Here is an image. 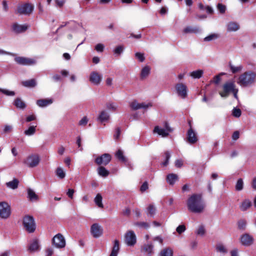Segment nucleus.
Listing matches in <instances>:
<instances>
[{
  "label": "nucleus",
  "instance_id": "f257e3e1",
  "mask_svg": "<svg viewBox=\"0 0 256 256\" xmlns=\"http://www.w3.org/2000/svg\"><path fill=\"white\" fill-rule=\"evenodd\" d=\"M187 205L188 210L194 213L202 212L204 208V204L200 194H194L188 199Z\"/></svg>",
  "mask_w": 256,
  "mask_h": 256
},
{
  "label": "nucleus",
  "instance_id": "f03ea898",
  "mask_svg": "<svg viewBox=\"0 0 256 256\" xmlns=\"http://www.w3.org/2000/svg\"><path fill=\"white\" fill-rule=\"evenodd\" d=\"M256 80V73L250 70L240 74L237 80V84L242 87H248L252 86Z\"/></svg>",
  "mask_w": 256,
  "mask_h": 256
},
{
  "label": "nucleus",
  "instance_id": "7ed1b4c3",
  "mask_svg": "<svg viewBox=\"0 0 256 256\" xmlns=\"http://www.w3.org/2000/svg\"><path fill=\"white\" fill-rule=\"evenodd\" d=\"M34 10V6L29 3L18 5L17 7V13L26 16L30 15Z\"/></svg>",
  "mask_w": 256,
  "mask_h": 256
},
{
  "label": "nucleus",
  "instance_id": "20e7f679",
  "mask_svg": "<svg viewBox=\"0 0 256 256\" xmlns=\"http://www.w3.org/2000/svg\"><path fill=\"white\" fill-rule=\"evenodd\" d=\"M23 224L26 230L29 232H33L36 230L34 219L32 216H25L23 220Z\"/></svg>",
  "mask_w": 256,
  "mask_h": 256
},
{
  "label": "nucleus",
  "instance_id": "39448f33",
  "mask_svg": "<svg viewBox=\"0 0 256 256\" xmlns=\"http://www.w3.org/2000/svg\"><path fill=\"white\" fill-rule=\"evenodd\" d=\"M11 209L10 206L6 202H0V217L2 219L8 218L10 215Z\"/></svg>",
  "mask_w": 256,
  "mask_h": 256
},
{
  "label": "nucleus",
  "instance_id": "423d86ee",
  "mask_svg": "<svg viewBox=\"0 0 256 256\" xmlns=\"http://www.w3.org/2000/svg\"><path fill=\"white\" fill-rule=\"evenodd\" d=\"M40 158L38 154H31L27 157L24 163L29 168H34L40 163Z\"/></svg>",
  "mask_w": 256,
  "mask_h": 256
},
{
  "label": "nucleus",
  "instance_id": "0eeeda50",
  "mask_svg": "<svg viewBox=\"0 0 256 256\" xmlns=\"http://www.w3.org/2000/svg\"><path fill=\"white\" fill-rule=\"evenodd\" d=\"M236 88V85L233 82H228L223 86V92H220V94L222 98L228 96L229 94Z\"/></svg>",
  "mask_w": 256,
  "mask_h": 256
},
{
  "label": "nucleus",
  "instance_id": "6e6552de",
  "mask_svg": "<svg viewBox=\"0 0 256 256\" xmlns=\"http://www.w3.org/2000/svg\"><path fill=\"white\" fill-rule=\"evenodd\" d=\"M90 233L94 238H100L103 234V228L98 224L94 223L90 226Z\"/></svg>",
  "mask_w": 256,
  "mask_h": 256
},
{
  "label": "nucleus",
  "instance_id": "1a4fd4ad",
  "mask_svg": "<svg viewBox=\"0 0 256 256\" xmlns=\"http://www.w3.org/2000/svg\"><path fill=\"white\" fill-rule=\"evenodd\" d=\"M125 242L128 246H133L136 242V236L132 230H129L124 235Z\"/></svg>",
  "mask_w": 256,
  "mask_h": 256
},
{
  "label": "nucleus",
  "instance_id": "9d476101",
  "mask_svg": "<svg viewBox=\"0 0 256 256\" xmlns=\"http://www.w3.org/2000/svg\"><path fill=\"white\" fill-rule=\"evenodd\" d=\"M52 244L57 248H63L66 246V240L62 234H58L53 238Z\"/></svg>",
  "mask_w": 256,
  "mask_h": 256
},
{
  "label": "nucleus",
  "instance_id": "9b49d317",
  "mask_svg": "<svg viewBox=\"0 0 256 256\" xmlns=\"http://www.w3.org/2000/svg\"><path fill=\"white\" fill-rule=\"evenodd\" d=\"M14 61L18 64L23 66H31L36 64L35 60L22 56L16 57Z\"/></svg>",
  "mask_w": 256,
  "mask_h": 256
},
{
  "label": "nucleus",
  "instance_id": "f8f14e48",
  "mask_svg": "<svg viewBox=\"0 0 256 256\" xmlns=\"http://www.w3.org/2000/svg\"><path fill=\"white\" fill-rule=\"evenodd\" d=\"M171 131L172 130L167 123H166L164 128H161L158 126H156L154 130V133H157L162 137L167 136Z\"/></svg>",
  "mask_w": 256,
  "mask_h": 256
},
{
  "label": "nucleus",
  "instance_id": "ddd939ff",
  "mask_svg": "<svg viewBox=\"0 0 256 256\" xmlns=\"http://www.w3.org/2000/svg\"><path fill=\"white\" fill-rule=\"evenodd\" d=\"M176 90L178 96L182 98L187 96L188 89L186 85L182 83H178L176 85Z\"/></svg>",
  "mask_w": 256,
  "mask_h": 256
},
{
  "label": "nucleus",
  "instance_id": "4468645a",
  "mask_svg": "<svg viewBox=\"0 0 256 256\" xmlns=\"http://www.w3.org/2000/svg\"><path fill=\"white\" fill-rule=\"evenodd\" d=\"M254 238L252 236L248 233L242 234L240 237L241 244L246 246H250L254 243Z\"/></svg>",
  "mask_w": 256,
  "mask_h": 256
},
{
  "label": "nucleus",
  "instance_id": "2eb2a0df",
  "mask_svg": "<svg viewBox=\"0 0 256 256\" xmlns=\"http://www.w3.org/2000/svg\"><path fill=\"white\" fill-rule=\"evenodd\" d=\"M111 156L109 154H104L98 157L95 160V162L98 165H107L110 161Z\"/></svg>",
  "mask_w": 256,
  "mask_h": 256
},
{
  "label": "nucleus",
  "instance_id": "dca6fc26",
  "mask_svg": "<svg viewBox=\"0 0 256 256\" xmlns=\"http://www.w3.org/2000/svg\"><path fill=\"white\" fill-rule=\"evenodd\" d=\"M130 106L133 110H137L140 108L146 109L152 107V104L151 102L148 104L144 102L138 103L137 101L134 100L130 103Z\"/></svg>",
  "mask_w": 256,
  "mask_h": 256
},
{
  "label": "nucleus",
  "instance_id": "f3484780",
  "mask_svg": "<svg viewBox=\"0 0 256 256\" xmlns=\"http://www.w3.org/2000/svg\"><path fill=\"white\" fill-rule=\"evenodd\" d=\"M89 80L92 84L98 86L102 82V76L98 72L93 71L90 74Z\"/></svg>",
  "mask_w": 256,
  "mask_h": 256
},
{
  "label": "nucleus",
  "instance_id": "a211bd4d",
  "mask_svg": "<svg viewBox=\"0 0 256 256\" xmlns=\"http://www.w3.org/2000/svg\"><path fill=\"white\" fill-rule=\"evenodd\" d=\"M198 139L196 136V132L192 130V127L187 132V140L190 144H194L196 142Z\"/></svg>",
  "mask_w": 256,
  "mask_h": 256
},
{
  "label": "nucleus",
  "instance_id": "6ab92c4d",
  "mask_svg": "<svg viewBox=\"0 0 256 256\" xmlns=\"http://www.w3.org/2000/svg\"><path fill=\"white\" fill-rule=\"evenodd\" d=\"M28 26L26 24H19L17 23L14 24L12 26V30L16 33H22L26 31L28 28Z\"/></svg>",
  "mask_w": 256,
  "mask_h": 256
},
{
  "label": "nucleus",
  "instance_id": "aec40b11",
  "mask_svg": "<svg viewBox=\"0 0 256 256\" xmlns=\"http://www.w3.org/2000/svg\"><path fill=\"white\" fill-rule=\"evenodd\" d=\"M252 206V202L248 199L244 200L240 204V209L244 212Z\"/></svg>",
  "mask_w": 256,
  "mask_h": 256
},
{
  "label": "nucleus",
  "instance_id": "412c9836",
  "mask_svg": "<svg viewBox=\"0 0 256 256\" xmlns=\"http://www.w3.org/2000/svg\"><path fill=\"white\" fill-rule=\"evenodd\" d=\"M142 250L148 255H152L154 254V245L152 243L144 244L142 248Z\"/></svg>",
  "mask_w": 256,
  "mask_h": 256
},
{
  "label": "nucleus",
  "instance_id": "4be33fe9",
  "mask_svg": "<svg viewBox=\"0 0 256 256\" xmlns=\"http://www.w3.org/2000/svg\"><path fill=\"white\" fill-rule=\"evenodd\" d=\"M240 28L239 24L236 22H230L227 24V30L228 32H236Z\"/></svg>",
  "mask_w": 256,
  "mask_h": 256
},
{
  "label": "nucleus",
  "instance_id": "5701e85b",
  "mask_svg": "<svg viewBox=\"0 0 256 256\" xmlns=\"http://www.w3.org/2000/svg\"><path fill=\"white\" fill-rule=\"evenodd\" d=\"M14 105L18 109L24 110L26 108V104L20 98H16L13 102Z\"/></svg>",
  "mask_w": 256,
  "mask_h": 256
},
{
  "label": "nucleus",
  "instance_id": "b1692460",
  "mask_svg": "<svg viewBox=\"0 0 256 256\" xmlns=\"http://www.w3.org/2000/svg\"><path fill=\"white\" fill-rule=\"evenodd\" d=\"M110 118L109 114L106 112V111H102L100 114L98 118V120L100 122L102 123L104 122H106Z\"/></svg>",
  "mask_w": 256,
  "mask_h": 256
},
{
  "label": "nucleus",
  "instance_id": "393cba45",
  "mask_svg": "<svg viewBox=\"0 0 256 256\" xmlns=\"http://www.w3.org/2000/svg\"><path fill=\"white\" fill-rule=\"evenodd\" d=\"M38 241L37 239H34L32 242L30 244L28 250L30 252H34L39 249Z\"/></svg>",
  "mask_w": 256,
  "mask_h": 256
},
{
  "label": "nucleus",
  "instance_id": "a878e982",
  "mask_svg": "<svg viewBox=\"0 0 256 256\" xmlns=\"http://www.w3.org/2000/svg\"><path fill=\"white\" fill-rule=\"evenodd\" d=\"M52 103V99H40L36 101V104L40 107H46Z\"/></svg>",
  "mask_w": 256,
  "mask_h": 256
},
{
  "label": "nucleus",
  "instance_id": "bb28decb",
  "mask_svg": "<svg viewBox=\"0 0 256 256\" xmlns=\"http://www.w3.org/2000/svg\"><path fill=\"white\" fill-rule=\"evenodd\" d=\"M120 250L119 241L117 240H114V246L110 256H117Z\"/></svg>",
  "mask_w": 256,
  "mask_h": 256
},
{
  "label": "nucleus",
  "instance_id": "cd10ccee",
  "mask_svg": "<svg viewBox=\"0 0 256 256\" xmlns=\"http://www.w3.org/2000/svg\"><path fill=\"white\" fill-rule=\"evenodd\" d=\"M178 179V176L176 174H171L167 176V182L170 185H174Z\"/></svg>",
  "mask_w": 256,
  "mask_h": 256
},
{
  "label": "nucleus",
  "instance_id": "c85d7f7f",
  "mask_svg": "<svg viewBox=\"0 0 256 256\" xmlns=\"http://www.w3.org/2000/svg\"><path fill=\"white\" fill-rule=\"evenodd\" d=\"M228 66L232 72L233 74L240 72L243 69V66L242 64H240L238 66H234L230 62Z\"/></svg>",
  "mask_w": 256,
  "mask_h": 256
},
{
  "label": "nucleus",
  "instance_id": "c756f323",
  "mask_svg": "<svg viewBox=\"0 0 256 256\" xmlns=\"http://www.w3.org/2000/svg\"><path fill=\"white\" fill-rule=\"evenodd\" d=\"M22 84L25 87L34 88L36 86V82L34 79H31L22 82Z\"/></svg>",
  "mask_w": 256,
  "mask_h": 256
},
{
  "label": "nucleus",
  "instance_id": "7c9ffc66",
  "mask_svg": "<svg viewBox=\"0 0 256 256\" xmlns=\"http://www.w3.org/2000/svg\"><path fill=\"white\" fill-rule=\"evenodd\" d=\"M18 180L14 178L12 181L6 182V184L8 188L15 190L18 187Z\"/></svg>",
  "mask_w": 256,
  "mask_h": 256
},
{
  "label": "nucleus",
  "instance_id": "2f4dec72",
  "mask_svg": "<svg viewBox=\"0 0 256 256\" xmlns=\"http://www.w3.org/2000/svg\"><path fill=\"white\" fill-rule=\"evenodd\" d=\"M150 68L146 66L144 67L140 72V77L142 78H146L150 74Z\"/></svg>",
  "mask_w": 256,
  "mask_h": 256
},
{
  "label": "nucleus",
  "instance_id": "473e14b6",
  "mask_svg": "<svg viewBox=\"0 0 256 256\" xmlns=\"http://www.w3.org/2000/svg\"><path fill=\"white\" fill-rule=\"evenodd\" d=\"M147 215L152 217H154L156 213V208L152 204H150L147 208Z\"/></svg>",
  "mask_w": 256,
  "mask_h": 256
},
{
  "label": "nucleus",
  "instance_id": "72a5a7b5",
  "mask_svg": "<svg viewBox=\"0 0 256 256\" xmlns=\"http://www.w3.org/2000/svg\"><path fill=\"white\" fill-rule=\"evenodd\" d=\"M98 174L102 177H106L109 174V172L104 166H100L98 168Z\"/></svg>",
  "mask_w": 256,
  "mask_h": 256
},
{
  "label": "nucleus",
  "instance_id": "f704fd0d",
  "mask_svg": "<svg viewBox=\"0 0 256 256\" xmlns=\"http://www.w3.org/2000/svg\"><path fill=\"white\" fill-rule=\"evenodd\" d=\"M200 32V29L196 27L187 26L184 30V32L186 34L194 33L197 34Z\"/></svg>",
  "mask_w": 256,
  "mask_h": 256
},
{
  "label": "nucleus",
  "instance_id": "c9c22d12",
  "mask_svg": "<svg viewBox=\"0 0 256 256\" xmlns=\"http://www.w3.org/2000/svg\"><path fill=\"white\" fill-rule=\"evenodd\" d=\"M102 196L100 194H96V196L94 198V201L95 204L100 208H104V205L102 202Z\"/></svg>",
  "mask_w": 256,
  "mask_h": 256
},
{
  "label": "nucleus",
  "instance_id": "e433bc0d",
  "mask_svg": "<svg viewBox=\"0 0 256 256\" xmlns=\"http://www.w3.org/2000/svg\"><path fill=\"white\" fill-rule=\"evenodd\" d=\"M173 252L170 248H166L162 250L160 254V256H172Z\"/></svg>",
  "mask_w": 256,
  "mask_h": 256
},
{
  "label": "nucleus",
  "instance_id": "4c0bfd02",
  "mask_svg": "<svg viewBox=\"0 0 256 256\" xmlns=\"http://www.w3.org/2000/svg\"><path fill=\"white\" fill-rule=\"evenodd\" d=\"M203 74L204 72L202 70H198L192 72L190 76L194 78H200L202 77Z\"/></svg>",
  "mask_w": 256,
  "mask_h": 256
},
{
  "label": "nucleus",
  "instance_id": "58836bf2",
  "mask_svg": "<svg viewBox=\"0 0 256 256\" xmlns=\"http://www.w3.org/2000/svg\"><path fill=\"white\" fill-rule=\"evenodd\" d=\"M36 126H30L24 132L25 135L30 136L34 134L36 131Z\"/></svg>",
  "mask_w": 256,
  "mask_h": 256
},
{
  "label": "nucleus",
  "instance_id": "ea45409f",
  "mask_svg": "<svg viewBox=\"0 0 256 256\" xmlns=\"http://www.w3.org/2000/svg\"><path fill=\"white\" fill-rule=\"evenodd\" d=\"M56 175L60 179H63L66 176V173L63 170V169L58 167L56 168Z\"/></svg>",
  "mask_w": 256,
  "mask_h": 256
},
{
  "label": "nucleus",
  "instance_id": "a19ab883",
  "mask_svg": "<svg viewBox=\"0 0 256 256\" xmlns=\"http://www.w3.org/2000/svg\"><path fill=\"white\" fill-rule=\"evenodd\" d=\"M28 198L30 200H37L38 196L34 192L32 189L28 188Z\"/></svg>",
  "mask_w": 256,
  "mask_h": 256
},
{
  "label": "nucleus",
  "instance_id": "79ce46f5",
  "mask_svg": "<svg viewBox=\"0 0 256 256\" xmlns=\"http://www.w3.org/2000/svg\"><path fill=\"white\" fill-rule=\"evenodd\" d=\"M244 188V182L242 178H239L236 182L235 188L237 191H240Z\"/></svg>",
  "mask_w": 256,
  "mask_h": 256
},
{
  "label": "nucleus",
  "instance_id": "37998d69",
  "mask_svg": "<svg viewBox=\"0 0 256 256\" xmlns=\"http://www.w3.org/2000/svg\"><path fill=\"white\" fill-rule=\"evenodd\" d=\"M219 37L218 34H212L208 36L205 37L204 39V42H210L212 40L217 39Z\"/></svg>",
  "mask_w": 256,
  "mask_h": 256
},
{
  "label": "nucleus",
  "instance_id": "c03bdc74",
  "mask_svg": "<svg viewBox=\"0 0 256 256\" xmlns=\"http://www.w3.org/2000/svg\"><path fill=\"white\" fill-rule=\"evenodd\" d=\"M116 157L120 161L124 162L126 161V158L123 154L122 150H119L116 154Z\"/></svg>",
  "mask_w": 256,
  "mask_h": 256
},
{
  "label": "nucleus",
  "instance_id": "a18cd8bd",
  "mask_svg": "<svg viewBox=\"0 0 256 256\" xmlns=\"http://www.w3.org/2000/svg\"><path fill=\"white\" fill-rule=\"evenodd\" d=\"M0 92L7 96H14L15 95V92L11 91L8 90L0 88Z\"/></svg>",
  "mask_w": 256,
  "mask_h": 256
},
{
  "label": "nucleus",
  "instance_id": "49530a36",
  "mask_svg": "<svg viewBox=\"0 0 256 256\" xmlns=\"http://www.w3.org/2000/svg\"><path fill=\"white\" fill-rule=\"evenodd\" d=\"M124 46H118L114 50V54L116 56H120L123 52Z\"/></svg>",
  "mask_w": 256,
  "mask_h": 256
},
{
  "label": "nucleus",
  "instance_id": "de8ad7c7",
  "mask_svg": "<svg viewBox=\"0 0 256 256\" xmlns=\"http://www.w3.org/2000/svg\"><path fill=\"white\" fill-rule=\"evenodd\" d=\"M238 228L240 230H244L246 228V221L244 220H240L238 222Z\"/></svg>",
  "mask_w": 256,
  "mask_h": 256
},
{
  "label": "nucleus",
  "instance_id": "09e8293b",
  "mask_svg": "<svg viewBox=\"0 0 256 256\" xmlns=\"http://www.w3.org/2000/svg\"><path fill=\"white\" fill-rule=\"evenodd\" d=\"M134 225L145 229H148L150 226V224L146 222H136L134 224Z\"/></svg>",
  "mask_w": 256,
  "mask_h": 256
},
{
  "label": "nucleus",
  "instance_id": "8fccbe9b",
  "mask_svg": "<svg viewBox=\"0 0 256 256\" xmlns=\"http://www.w3.org/2000/svg\"><path fill=\"white\" fill-rule=\"evenodd\" d=\"M165 160L162 163V165L166 166L168 164V162L170 158V153L168 151H166L164 153Z\"/></svg>",
  "mask_w": 256,
  "mask_h": 256
},
{
  "label": "nucleus",
  "instance_id": "3c124183",
  "mask_svg": "<svg viewBox=\"0 0 256 256\" xmlns=\"http://www.w3.org/2000/svg\"><path fill=\"white\" fill-rule=\"evenodd\" d=\"M205 233H206V230H205L204 226L203 225L200 226L198 227V228L196 232V234L198 235H200V236H204Z\"/></svg>",
  "mask_w": 256,
  "mask_h": 256
},
{
  "label": "nucleus",
  "instance_id": "603ef678",
  "mask_svg": "<svg viewBox=\"0 0 256 256\" xmlns=\"http://www.w3.org/2000/svg\"><path fill=\"white\" fill-rule=\"evenodd\" d=\"M242 114L241 110L240 108H234L232 110V115L234 117L239 118Z\"/></svg>",
  "mask_w": 256,
  "mask_h": 256
},
{
  "label": "nucleus",
  "instance_id": "864d4df0",
  "mask_svg": "<svg viewBox=\"0 0 256 256\" xmlns=\"http://www.w3.org/2000/svg\"><path fill=\"white\" fill-rule=\"evenodd\" d=\"M88 118L86 116H84L78 122V124L80 126H85L88 122Z\"/></svg>",
  "mask_w": 256,
  "mask_h": 256
},
{
  "label": "nucleus",
  "instance_id": "5fc2aeb1",
  "mask_svg": "<svg viewBox=\"0 0 256 256\" xmlns=\"http://www.w3.org/2000/svg\"><path fill=\"white\" fill-rule=\"evenodd\" d=\"M217 8L221 14H224L226 10V6L224 5L219 3L217 5Z\"/></svg>",
  "mask_w": 256,
  "mask_h": 256
},
{
  "label": "nucleus",
  "instance_id": "6e6d98bb",
  "mask_svg": "<svg viewBox=\"0 0 256 256\" xmlns=\"http://www.w3.org/2000/svg\"><path fill=\"white\" fill-rule=\"evenodd\" d=\"M216 250L218 252L222 253H226L227 250L224 246L222 244H218L216 246Z\"/></svg>",
  "mask_w": 256,
  "mask_h": 256
},
{
  "label": "nucleus",
  "instance_id": "4d7b16f0",
  "mask_svg": "<svg viewBox=\"0 0 256 256\" xmlns=\"http://www.w3.org/2000/svg\"><path fill=\"white\" fill-rule=\"evenodd\" d=\"M135 56L136 58H138L140 62H143L145 58L144 56V54L140 52H136L135 54Z\"/></svg>",
  "mask_w": 256,
  "mask_h": 256
},
{
  "label": "nucleus",
  "instance_id": "13d9d810",
  "mask_svg": "<svg viewBox=\"0 0 256 256\" xmlns=\"http://www.w3.org/2000/svg\"><path fill=\"white\" fill-rule=\"evenodd\" d=\"M186 226L184 224L180 225L178 226L176 228V231L179 234H181L182 233L184 232L186 230Z\"/></svg>",
  "mask_w": 256,
  "mask_h": 256
},
{
  "label": "nucleus",
  "instance_id": "bf43d9fd",
  "mask_svg": "<svg viewBox=\"0 0 256 256\" xmlns=\"http://www.w3.org/2000/svg\"><path fill=\"white\" fill-rule=\"evenodd\" d=\"M104 46L102 44H98L95 46V50L98 52H102L104 50Z\"/></svg>",
  "mask_w": 256,
  "mask_h": 256
},
{
  "label": "nucleus",
  "instance_id": "052dcab7",
  "mask_svg": "<svg viewBox=\"0 0 256 256\" xmlns=\"http://www.w3.org/2000/svg\"><path fill=\"white\" fill-rule=\"evenodd\" d=\"M117 105L114 103H110L107 104V108L112 110H116L117 108Z\"/></svg>",
  "mask_w": 256,
  "mask_h": 256
},
{
  "label": "nucleus",
  "instance_id": "680f3d73",
  "mask_svg": "<svg viewBox=\"0 0 256 256\" xmlns=\"http://www.w3.org/2000/svg\"><path fill=\"white\" fill-rule=\"evenodd\" d=\"M174 164L176 168H181L183 165V161L181 159L176 160L175 161Z\"/></svg>",
  "mask_w": 256,
  "mask_h": 256
},
{
  "label": "nucleus",
  "instance_id": "e2e57ef3",
  "mask_svg": "<svg viewBox=\"0 0 256 256\" xmlns=\"http://www.w3.org/2000/svg\"><path fill=\"white\" fill-rule=\"evenodd\" d=\"M120 134V128H117L116 129V134L114 135V138L116 140L119 138Z\"/></svg>",
  "mask_w": 256,
  "mask_h": 256
},
{
  "label": "nucleus",
  "instance_id": "0e129e2a",
  "mask_svg": "<svg viewBox=\"0 0 256 256\" xmlns=\"http://www.w3.org/2000/svg\"><path fill=\"white\" fill-rule=\"evenodd\" d=\"M56 6L59 7H62L64 3L66 2V0H55Z\"/></svg>",
  "mask_w": 256,
  "mask_h": 256
},
{
  "label": "nucleus",
  "instance_id": "69168bd1",
  "mask_svg": "<svg viewBox=\"0 0 256 256\" xmlns=\"http://www.w3.org/2000/svg\"><path fill=\"white\" fill-rule=\"evenodd\" d=\"M224 73H221L218 75L214 77V82L216 84H218L220 80V76L224 74Z\"/></svg>",
  "mask_w": 256,
  "mask_h": 256
},
{
  "label": "nucleus",
  "instance_id": "338daca9",
  "mask_svg": "<svg viewBox=\"0 0 256 256\" xmlns=\"http://www.w3.org/2000/svg\"><path fill=\"white\" fill-rule=\"evenodd\" d=\"M240 136V132L238 131H235L232 136V138L234 140H237Z\"/></svg>",
  "mask_w": 256,
  "mask_h": 256
},
{
  "label": "nucleus",
  "instance_id": "774afa93",
  "mask_svg": "<svg viewBox=\"0 0 256 256\" xmlns=\"http://www.w3.org/2000/svg\"><path fill=\"white\" fill-rule=\"evenodd\" d=\"M148 188V184L146 182H145L143 183L140 187V190L142 192H144Z\"/></svg>",
  "mask_w": 256,
  "mask_h": 256
}]
</instances>
